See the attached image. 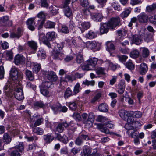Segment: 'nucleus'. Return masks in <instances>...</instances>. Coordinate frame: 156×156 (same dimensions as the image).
I'll return each instance as SVG.
<instances>
[{
    "label": "nucleus",
    "instance_id": "55",
    "mask_svg": "<svg viewBox=\"0 0 156 156\" xmlns=\"http://www.w3.org/2000/svg\"><path fill=\"white\" fill-rule=\"evenodd\" d=\"M126 67L130 70H133L134 68V66L131 60H129L126 62Z\"/></svg>",
    "mask_w": 156,
    "mask_h": 156
},
{
    "label": "nucleus",
    "instance_id": "33",
    "mask_svg": "<svg viewBox=\"0 0 156 156\" xmlns=\"http://www.w3.org/2000/svg\"><path fill=\"white\" fill-rule=\"evenodd\" d=\"M37 56L40 59H44L46 57L45 51L43 49H40L38 51Z\"/></svg>",
    "mask_w": 156,
    "mask_h": 156
},
{
    "label": "nucleus",
    "instance_id": "64",
    "mask_svg": "<svg viewBox=\"0 0 156 156\" xmlns=\"http://www.w3.org/2000/svg\"><path fill=\"white\" fill-rule=\"evenodd\" d=\"M83 154L85 156H89L91 153V150L89 148H85L83 150Z\"/></svg>",
    "mask_w": 156,
    "mask_h": 156
},
{
    "label": "nucleus",
    "instance_id": "43",
    "mask_svg": "<svg viewBox=\"0 0 156 156\" xmlns=\"http://www.w3.org/2000/svg\"><path fill=\"white\" fill-rule=\"evenodd\" d=\"M25 74L29 80L31 81L33 80L34 76L31 71L28 70H27L25 72Z\"/></svg>",
    "mask_w": 156,
    "mask_h": 156
},
{
    "label": "nucleus",
    "instance_id": "9",
    "mask_svg": "<svg viewBox=\"0 0 156 156\" xmlns=\"http://www.w3.org/2000/svg\"><path fill=\"white\" fill-rule=\"evenodd\" d=\"M131 111H127L124 110H121L119 112L120 117L123 119L126 120L127 119L128 121H129V117H131Z\"/></svg>",
    "mask_w": 156,
    "mask_h": 156
},
{
    "label": "nucleus",
    "instance_id": "1",
    "mask_svg": "<svg viewBox=\"0 0 156 156\" xmlns=\"http://www.w3.org/2000/svg\"><path fill=\"white\" fill-rule=\"evenodd\" d=\"M10 76L12 81H8L4 88L6 95L8 97H11L14 95L19 101L23 100L24 96L23 90L21 87L18 86V84L15 83L14 81L18 79H20L23 78V74L22 72L16 68H12Z\"/></svg>",
    "mask_w": 156,
    "mask_h": 156
},
{
    "label": "nucleus",
    "instance_id": "44",
    "mask_svg": "<svg viewBox=\"0 0 156 156\" xmlns=\"http://www.w3.org/2000/svg\"><path fill=\"white\" fill-rule=\"evenodd\" d=\"M131 117L134 116L136 118H140L141 117L142 115V112L140 111H136L133 112L131 111Z\"/></svg>",
    "mask_w": 156,
    "mask_h": 156
},
{
    "label": "nucleus",
    "instance_id": "12",
    "mask_svg": "<svg viewBox=\"0 0 156 156\" xmlns=\"http://www.w3.org/2000/svg\"><path fill=\"white\" fill-rule=\"evenodd\" d=\"M69 125L66 121L63 122L62 123H59L56 127L55 130L59 133H62L64 130V128H67Z\"/></svg>",
    "mask_w": 156,
    "mask_h": 156
},
{
    "label": "nucleus",
    "instance_id": "48",
    "mask_svg": "<svg viewBox=\"0 0 156 156\" xmlns=\"http://www.w3.org/2000/svg\"><path fill=\"white\" fill-rule=\"evenodd\" d=\"M95 70L96 73L98 75H105V69L104 68L99 67L96 69Z\"/></svg>",
    "mask_w": 156,
    "mask_h": 156
},
{
    "label": "nucleus",
    "instance_id": "30",
    "mask_svg": "<svg viewBox=\"0 0 156 156\" xmlns=\"http://www.w3.org/2000/svg\"><path fill=\"white\" fill-rule=\"evenodd\" d=\"M32 131L34 133L38 135H42L44 133V131L40 127H34L33 125H30Z\"/></svg>",
    "mask_w": 156,
    "mask_h": 156
},
{
    "label": "nucleus",
    "instance_id": "24",
    "mask_svg": "<svg viewBox=\"0 0 156 156\" xmlns=\"http://www.w3.org/2000/svg\"><path fill=\"white\" fill-rule=\"evenodd\" d=\"M148 18L147 16L144 13L140 14L138 16L139 21L141 23L146 22L147 21Z\"/></svg>",
    "mask_w": 156,
    "mask_h": 156
},
{
    "label": "nucleus",
    "instance_id": "56",
    "mask_svg": "<svg viewBox=\"0 0 156 156\" xmlns=\"http://www.w3.org/2000/svg\"><path fill=\"white\" fill-rule=\"evenodd\" d=\"M101 93H97L92 98L91 101V102L92 103H94L96 101H98L99 99L101 96Z\"/></svg>",
    "mask_w": 156,
    "mask_h": 156
},
{
    "label": "nucleus",
    "instance_id": "36",
    "mask_svg": "<svg viewBox=\"0 0 156 156\" xmlns=\"http://www.w3.org/2000/svg\"><path fill=\"white\" fill-rule=\"evenodd\" d=\"M55 25V23L53 22L48 21L44 23V27L46 28L51 29L54 28Z\"/></svg>",
    "mask_w": 156,
    "mask_h": 156
},
{
    "label": "nucleus",
    "instance_id": "28",
    "mask_svg": "<svg viewBox=\"0 0 156 156\" xmlns=\"http://www.w3.org/2000/svg\"><path fill=\"white\" fill-rule=\"evenodd\" d=\"M73 95H74V94L73 92L70 88L68 87L66 88L64 94V98L65 99Z\"/></svg>",
    "mask_w": 156,
    "mask_h": 156
},
{
    "label": "nucleus",
    "instance_id": "34",
    "mask_svg": "<svg viewBox=\"0 0 156 156\" xmlns=\"http://www.w3.org/2000/svg\"><path fill=\"white\" fill-rule=\"evenodd\" d=\"M125 89V82L122 81L120 82L119 85L118 92L119 94H122L124 92Z\"/></svg>",
    "mask_w": 156,
    "mask_h": 156
},
{
    "label": "nucleus",
    "instance_id": "57",
    "mask_svg": "<svg viewBox=\"0 0 156 156\" xmlns=\"http://www.w3.org/2000/svg\"><path fill=\"white\" fill-rule=\"evenodd\" d=\"M44 119L42 117H40L34 123V127H36L39 126L43 122Z\"/></svg>",
    "mask_w": 156,
    "mask_h": 156
},
{
    "label": "nucleus",
    "instance_id": "45",
    "mask_svg": "<svg viewBox=\"0 0 156 156\" xmlns=\"http://www.w3.org/2000/svg\"><path fill=\"white\" fill-rule=\"evenodd\" d=\"M60 105L59 103H57L55 104L51 105L50 107L56 113L59 112Z\"/></svg>",
    "mask_w": 156,
    "mask_h": 156
},
{
    "label": "nucleus",
    "instance_id": "3",
    "mask_svg": "<svg viewBox=\"0 0 156 156\" xmlns=\"http://www.w3.org/2000/svg\"><path fill=\"white\" fill-rule=\"evenodd\" d=\"M108 23L109 28L114 29L116 27L121 25L120 19L118 17L112 18Z\"/></svg>",
    "mask_w": 156,
    "mask_h": 156
},
{
    "label": "nucleus",
    "instance_id": "20",
    "mask_svg": "<svg viewBox=\"0 0 156 156\" xmlns=\"http://www.w3.org/2000/svg\"><path fill=\"white\" fill-rule=\"evenodd\" d=\"M56 138L58 140L62 142L65 144H66L68 141L67 137L65 135L62 136L60 134H58L57 135Z\"/></svg>",
    "mask_w": 156,
    "mask_h": 156
},
{
    "label": "nucleus",
    "instance_id": "62",
    "mask_svg": "<svg viewBox=\"0 0 156 156\" xmlns=\"http://www.w3.org/2000/svg\"><path fill=\"white\" fill-rule=\"evenodd\" d=\"M40 88V91L41 93L43 95L47 96L49 94L48 91L47 89L43 88V87H39Z\"/></svg>",
    "mask_w": 156,
    "mask_h": 156
},
{
    "label": "nucleus",
    "instance_id": "10",
    "mask_svg": "<svg viewBox=\"0 0 156 156\" xmlns=\"http://www.w3.org/2000/svg\"><path fill=\"white\" fill-rule=\"evenodd\" d=\"M35 18H31L29 19L26 22V24L28 29L32 31L35 30V26H37V24H35Z\"/></svg>",
    "mask_w": 156,
    "mask_h": 156
},
{
    "label": "nucleus",
    "instance_id": "2",
    "mask_svg": "<svg viewBox=\"0 0 156 156\" xmlns=\"http://www.w3.org/2000/svg\"><path fill=\"white\" fill-rule=\"evenodd\" d=\"M98 61V59L96 58H89L86 61L87 64L83 67V70L87 71L92 70V68L95 67Z\"/></svg>",
    "mask_w": 156,
    "mask_h": 156
},
{
    "label": "nucleus",
    "instance_id": "26",
    "mask_svg": "<svg viewBox=\"0 0 156 156\" xmlns=\"http://www.w3.org/2000/svg\"><path fill=\"white\" fill-rule=\"evenodd\" d=\"M107 46L106 50L110 53L114 51L115 49V47L113 44L111 42L108 41L106 44Z\"/></svg>",
    "mask_w": 156,
    "mask_h": 156
},
{
    "label": "nucleus",
    "instance_id": "21",
    "mask_svg": "<svg viewBox=\"0 0 156 156\" xmlns=\"http://www.w3.org/2000/svg\"><path fill=\"white\" fill-rule=\"evenodd\" d=\"M94 121V115L93 112L89 113L87 121H84V123L86 124H91L92 125Z\"/></svg>",
    "mask_w": 156,
    "mask_h": 156
},
{
    "label": "nucleus",
    "instance_id": "17",
    "mask_svg": "<svg viewBox=\"0 0 156 156\" xmlns=\"http://www.w3.org/2000/svg\"><path fill=\"white\" fill-rule=\"evenodd\" d=\"M54 138V137L52 134L48 133L43 136V139L46 144H50Z\"/></svg>",
    "mask_w": 156,
    "mask_h": 156
},
{
    "label": "nucleus",
    "instance_id": "41",
    "mask_svg": "<svg viewBox=\"0 0 156 156\" xmlns=\"http://www.w3.org/2000/svg\"><path fill=\"white\" fill-rule=\"evenodd\" d=\"M140 55V52L138 50L134 49L130 53V56L133 58H138Z\"/></svg>",
    "mask_w": 156,
    "mask_h": 156
},
{
    "label": "nucleus",
    "instance_id": "39",
    "mask_svg": "<svg viewBox=\"0 0 156 156\" xmlns=\"http://www.w3.org/2000/svg\"><path fill=\"white\" fill-rule=\"evenodd\" d=\"M150 54L149 51L148 49L145 47L142 48V56L144 58H147Z\"/></svg>",
    "mask_w": 156,
    "mask_h": 156
},
{
    "label": "nucleus",
    "instance_id": "4",
    "mask_svg": "<svg viewBox=\"0 0 156 156\" xmlns=\"http://www.w3.org/2000/svg\"><path fill=\"white\" fill-rule=\"evenodd\" d=\"M39 40L40 42H42L44 44L46 45L48 48H52L53 45H51L49 41H48L46 35L43 33L39 34Z\"/></svg>",
    "mask_w": 156,
    "mask_h": 156
},
{
    "label": "nucleus",
    "instance_id": "38",
    "mask_svg": "<svg viewBox=\"0 0 156 156\" xmlns=\"http://www.w3.org/2000/svg\"><path fill=\"white\" fill-rule=\"evenodd\" d=\"M5 54V57L7 60L11 61L13 59V53L11 50L6 51Z\"/></svg>",
    "mask_w": 156,
    "mask_h": 156
},
{
    "label": "nucleus",
    "instance_id": "60",
    "mask_svg": "<svg viewBox=\"0 0 156 156\" xmlns=\"http://www.w3.org/2000/svg\"><path fill=\"white\" fill-rule=\"evenodd\" d=\"M37 16L38 18L40 19V20H45L46 16L44 11H41L37 15Z\"/></svg>",
    "mask_w": 156,
    "mask_h": 156
},
{
    "label": "nucleus",
    "instance_id": "7",
    "mask_svg": "<svg viewBox=\"0 0 156 156\" xmlns=\"http://www.w3.org/2000/svg\"><path fill=\"white\" fill-rule=\"evenodd\" d=\"M24 30L22 28L19 27L16 32H12L10 33V37L11 38L19 39L23 34Z\"/></svg>",
    "mask_w": 156,
    "mask_h": 156
},
{
    "label": "nucleus",
    "instance_id": "46",
    "mask_svg": "<svg viewBox=\"0 0 156 156\" xmlns=\"http://www.w3.org/2000/svg\"><path fill=\"white\" fill-rule=\"evenodd\" d=\"M52 85L51 83L46 81L42 83V84L39 86V87H43L46 89H48Z\"/></svg>",
    "mask_w": 156,
    "mask_h": 156
},
{
    "label": "nucleus",
    "instance_id": "22",
    "mask_svg": "<svg viewBox=\"0 0 156 156\" xmlns=\"http://www.w3.org/2000/svg\"><path fill=\"white\" fill-rule=\"evenodd\" d=\"M64 56V54L61 51H57L53 54V58L56 60H62Z\"/></svg>",
    "mask_w": 156,
    "mask_h": 156
},
{
    "label": "nucleus",
    "instance_id": "63",
    "mask_svg": "<svg viewBox=\"0 0 156 156\" xmlns=\"http://www.w3.org/2000/svg\"><path fill=\"white\" fill-rule=\"evenodd\" d=\"M60 30L62 33L65 34H67L69 32V30L68 27L64 25L62 26L61 28L60 29Z\"/></svg>",
    "mask_w": 156,
    "mask_h": 156
},
{
    "label": "nucleus",
    "instance_id": "5",
    "mask_svg": "<svg viewBox=\"0 0 156 156\" xmlns=\"http://www.w3.org/2000/svg\"><path fill=\"white\" fill-rule=\"evenodd\" d=\"M16 149H18L20 152H22L24 149L23 143H20L18 145L16 146L15 148H13L11 153V156H20V154L18 151L16 150Z\"/></svg>",
    "mask_w": 156,
    "mask_h": 156
},
{
    "label": "nucleus",
    "instance_id": "32",
    "mask_svg": "<svg viewBox=\"0 0 156 156\" xmlns=\"http://www.w3.org/2000/svg\"><path fill=\"white\" fill-rule=\"evenodd\" d=\"M34 106L37 108H43L45 106L44 103L41 100L35 101L34 103Z\"/></svg>",
    "mask_w": 156,
    "mask_h": 156
},
{
    "label": "nucleus",
    "instance_id": "58",
    "mask_svg": "<svg viewBox=\"0 0 156 156\" xmlns=\"http://www.w3.org/2000/svg\"><path fill=\"white\" fill-rule=\"evenodd\" d=\"M100 130L106 134H108L109 133V130L108 128L104 126L103 125H101L99 126Z\"/></svg>",
    "mask_w": 156,
    "mask_h": 156
},
{
    "label": "nucleus",
    "instance_id": "50",
    "mask_svg": "<svg viewBox=\"0 0 156 156\" xmlns=\"http://www.w3.org/2000/svg\"><path fill=\"white\" fill-rule=\"evenodd\" d=\"M118 42L122 46H125L128 45L129 44V42L128 40H125L122 38H120L118 39Z\"/></svg>",
    "mask_w": 156,
    "mask_h": 156
},
{
    "label": "nucleus",
    "instance_id": "19",
    "mask_svg": "<svg viewBox=\"0 0 156 156\" xmlns=\"http://www.w3.org/2000/svg\"><path fill=\"white\" fill-rule=\"evenodd\" d=\"M64 43L63 42H60L57 44L55 42H54L51 45H53L51 48H53L54 51H58L62 50L64 47Z\"/></svg>",
    "mask_w": 156,
    "mask_h": 156
},
{
    "label": "nucleus",
    "instance_id": "51",
    "mask_svg": "<svg viewBox=\"0 0 156 156\" xmlns=\"http://www.w3.org/2000/svg\"><path fill=\"white\" fill-rule=\"evenodd\" d=\"M156 9V4H153L152 5H149L146 7V11L149 12H150L153 11L155 10Z\"/></svg>",
    "mask_w": 156,
    "mask_h": 156
},
{
    "label": "nucleus",
    "instance_id": "49",
    "mask_svg": "<svg viewBox=\"0 0 156 156\" xmlns=\"http://www.w3.org/2000/svg\"><path fill=\"white\" fill-rule=\"evenodd\" d=\"M67 105L71 110L73 111L75 110L77 107L76 103L74 102H69Z\"/></svg>",
    "mask_w": 156,
    "mask_h": 156
},
{
    "label": "nucleus",
    "instance_id": "40",
    "mask_svg": "<svg viewBox=\"0 0 156 156\" xmlns=\"http://www.w3.org/2000/svg\"><path fill=\"white\" fill-rule=\"evenodd\" d=\"M81 90L80 84L79 83H77L74 86L73 88V92L74 95H76Z\"/></svg>",
    "mask_w": 156,
    "mask_h": 156
},
{
    "label": "nucleus",
    "instance_id": "16",
    "mask_svg": "<svg viewBox=\"0 0 156 156\" xmlns=\"http://www.w3.org/2000/svg\"><path fill=\"white\" fill-rule=\"evenodd\" d=\"M108 24L107 23H100V33L102 34L104 33H107L109 30Z\"/></svg>",
    "mask_w": 156,
    "mask_h": 156
},
{
    "label": "nucleus",
    "instance_id": "18",
    "mask_svg": "<svg viewBox=\"0 0 156 156\" xmlns=\"http://www.w3.org/2000/svg\"><path fill=\"white\" fill-rule=\"evenodd\" d=\"M148 67L146 64L141 63L140 66L139 72L140 74L144 75L148 70Z\"/></svg>",
    "mask_w": 156,
    "mask_h": 156
},
{
    "label": "nucleus",
    "instance_id": "13",
    "mask_svg": "<svg viewBox=\"0 0 156 156\" xmlns=\"http://www.w3.org/2000/svg\"><path fill=\"white\" fill-rule=\"evenodd\" d=\"M131 39L133 43L137 45L141 44L142 41V38L137 34L132 35Z\"/></svg>",
    "mask_w": 156,
    "mask_h": 156
},
{
    "label": "nucleus",
    "instance_id": "25",
    "mask_svg": "<svg viewBox=\"0 0 156 156\" xmlns=\"http://www.w3.org/2000/svg\"><path fill=\"white\" fill-rule=\"evenodd\" d=\"M47 37L48 41H52L55 39L57 36V34L54 31L48 32L46 34Z\"/></svg>",
    "mask_w": 156,
    "mask_h": 156
},
{
    "label": "nucleus",
    "instance_id": "61",
    "mask_svg": "<svg viewBox=\"0 0 156 156\" xmlns=\"http://www.w3.org/2000/svg\"><path fill=\"white\" fill-rule=\"evenodd\" d=\"M44 20H38L37 21V28L38 30L42 29L43 26H44L45 22Z\"/></svg>",
    "mask_w": 156,
    "mask_h": 156
},
{
    "label": "nucleus",
    "instance_id": "23",
    "mask_svg": "<svg viewBox=\"0 0 156 156\" xmlns=\"http://www.w3.org/2000/svg\"><path fill=\"white\" fill-rule=\"evenodd\" d=\"M27 44L29 47L32 50L36 51L38 47L37 42L32 40L28 41L27 42Z\"/></svg>",
    "mask_w": 156,
    "mask_h": 156
},
{
    "label": "nucleus",
    "instance_id": "11",
    "mask_svg": "<svg viewBox=\"0 0 156 156\" xmlns=\"http://www.w3.org/2000/svg\"><path fill=\"white\" fill-rule=\"evenodd\" d=\"M78 27L82 33H83L84 31L89 28L90 26V24L89 22H80L78 23Z\"/></svg>",
    "mask_w": 156,
    "mask_h": 156
},
{
    "label": "nucleus",
    "instance_id": "37",
    "mask_svg": "<svg viewBox=\"0 0 156 156\" xmlns=\"http://www.w3.org/2000/svg\"><path fill=\"white\" fill-rule=\"evenodd\" d=\"M86 37L89 39H92L96 37L97 34L92 30H90L86 34Z\"/></svg>",
    "mask_w": 156,
    "mask_h": 156
},
{
    "label": "nucleus",
    "instance_id": "54",
    "mask_svg": "<svg viewBox=\"0 0 156 156\" xmlns=\"http://www.w3.org/2000/svg\"><path fill=\"white\" fill-rule=\"evenodd\" d=\"M131 11L128 9H126L120 14L121 17L122 18L127 17L130 13Z\"/></svg>",
    "mask_w": 156,
    "mask_h": 156
},
{
    "label": "nucleus",
    "instance_id": "31",
    "mask_svg": "<svg viewBox=\"0 0 156 156\" xmlns=\"http://www.w3.org/2000/svg\"><path fill=\"white\" fill-rule=\"evenodd\" d=\"M98 108L100 111L105 112L108 111V107L107 104L104 103L100 104L99 105Z\"/></svg>",
    "mask_w": 156,
    "mask_h": 156
},
{
    "label": "nucleus",
    "instance_id": "14",
    "mask_svg": "<svg viewBox=\"0 0 156 156\" xmlns=\"http://www.w3.org/2000/svg\"><path fill=\"white\" fill-rule=\"evenodd\" d=\"M46 77L47 79L52 82H55L58 79L56 73L53 71L47 72Z\"/></svg>",
    "mask_w": 156,
    "mask_h": 156
},
{
    "label": "nucleus",
    "instance_id": "15",
    "mask_svg": "<svg viewBox=\"0 0 156 156\" xmlns=\"http://www.w3.org/2000/svg\"><path fill=\"white\" fill-rule=\"evenodd\" d=\"M91 17L94 21L97 22H101L103 18L102 15L100 13H93L91 14Z\"/></svg>",
    "mask_w": 156,
    "mask_h": 156
},
{
    "label": "nucleus",
    "instance_id": "53",
    "mask_svg": "<svg viewBox=\"0 0 156 156\" xmlns=\"http://www.w3.org/2000/svg\"><path fill=\"white\" fill-rule=\"evenodd\" d=\"M97 45V43L94 41H90L88 42L87 43V45L88 47L91 49L95 48Z\"/></svg>",
    "mask_w": 156,
    "mask_h": 156
},
{
    "label": "nucleus",
    "instance_id": "6",
    "mask_svg": "<svg viewBox=\"0 0 156 156\" xmlns=\"http://www.w3.org/2000/svg\"><path fill=\"white\" fill-rule=\"evenodd\" d=\"M127 125H126L125 128L127 130L126 133L128 135L133 138L137 137L139 132L137 130H134V127L133 126H129V128L127 127Z\"/></svg>",
    "mask_w": 156,
    "mask_h": 156
},
{
    "label": "nucleus",
    "instance_id": "47",
    "mask_svg": "<svg viewBox=\"0 0 156 156\" xmlns=\"http://www.w3.org/2000/svg\"><path fill=\"white\" fill-rule=\"evenodd\" d=\"M49 10L50 13L52 15H55L58 12V9L55 7L51 6L49 7Z\"/></svg>",
    "mask_w": 156,
    "mask_h": 156
},
{
    "label": "nucleus",
    "instance_id": "29",
    "mask_svg": "<svg viewBox=\"0 0 156 156\" xmlns=\"http://www.w3.org/2000/svg\"><path fill=\"white\" fill-rule=\"evenodd\" d=\"M60 81H64L67 82L68 81H72L75 80V78L73 75H66L64 78H63L62 77L60 78Z\"/></svg>",
    "mask_w": 156,
    "mask_h": 156
},
{
    "label": "nucleus",
    "instance_id": "27",
    "mask_svg": "<svg viewBox=\"0 0 156 156\" xmlns=\"http://www.w3.org/2000/svg\"><path fill=\"white\" fill-rule=\"evenodd\" d=\"M63 11L65 15L68 17H70L72 15V11L71 9L68 6H63Z\"/></svg>",
    "mask_w": 156,
    "mask_h": 156
},
{
    "label": "nucleus",
    "instance_id": "42",
    "mask_svg": "<svg viewBox=\"0 0 156 156\" xmlns=\"http://www.w3.org/2000/svg\"><path fill=\"white\" fill-rule=\"evenodd\" d=\"M3 142L8 144L11 141V139L9 135L7 133H5L3 135Z\"/></svg>",
    "mask_w": 156,
    "mask_h": 156
},
{
    "label": "nucleus",
    "instance_id": "59",
    "mask_svg": "<svg viewBox=\"0 0 156 156\" xmlns=\"http://www.w3.org/2000/svg\"><path fill=\"white\" fill-rule=\"evenodd\" d=\"M41 65L40 64H35L33 68V71L34 73H37L40 70Z\"/></svg>",
    "mask_w": 156,
    "mask_h": 156
},
{
    "label": "nucleus",
    "instance_id": "35",
    "mask_svg": "<svg viewBox=\"0 0 156 156\" xmlns=\"http://www.w3.org/2000/svg\"><path fill=\"white\" fill-rule=\"evenodd\" d=\"M145 42L148 43L153 41V36L151 34L147 32V33L143 38Z\"/></svg>",
    "mask_w": 156,
    "mask_h": 156
},
{
    "label": "nucleus",
    "instance_id": "52",
    "mask_svg": "<svg viewBox=\"0 0 156 156\" xmlns=\"http://www.w3.org/2000/svg\"><path fill=\"white\" fill-rule=\"evenodd\" d=\"M84 61V59L82 55L78 54L76 57V62L78 64H81Z\"/></svg>",
    "mask_w": 156,
    "mask_h": 156
},
{
    "label": "nucleus",
    "instance_id": "8",
    "mask_svg": "<svg viewBox=\"0 0 156 156\" xmlns=\"http://www.w3.org/2000/svg\"><path fill=\"white\" fill-rule=\"evenodd\" d=\"M14 62L17 65H21L25 63V58L23 55L18 54L15 56Z\"/></svg>",
    "mask_w": 156,
    "mask_h": 156
}]
</instances>
